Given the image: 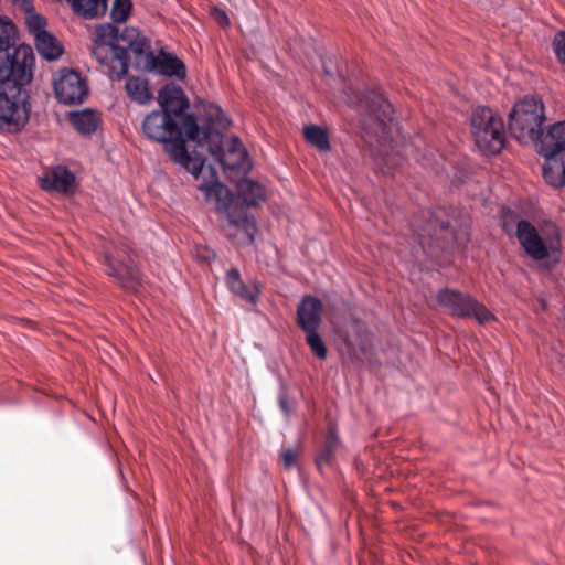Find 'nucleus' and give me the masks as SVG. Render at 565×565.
I'll use <instances>...</instances> for the list:
<instances>
[{
	"instance_id": "f3484780",
	"label": "nucleus",
	"mask_w": 565,
	"mask_h": 565,
	"mask_svg": "<svg viewBox=\"0 0 565 565\" xmlns=\"http://www.w3.org/2000/svg\"><path fill=\"white\" fill-rule=\"evenodd\" d=\"M321 315L322 303L317 297L306 295L297 306V323L302 331L318 330Z\"/></svg>"
},
{
	"instance_id": "c9c22d12",
	"label": "nucleus",
	"mask_w": 565,
	"mask_h": 565,
	"mask_svg": "<svg viewBox=\"0 0 565 565\" xmlns=\"http://www.w3.org/2000/svg\"><path fill=\"white\" fill-rule=\"evenodd\" d=\"M207 168H209V170H210V173H211L212 175H215V171H214L213 167L209 166Z\"/></svg>"
},
{
	"instance_id": "ddd939ff",
	"label": "nucleus",
	"mask_w": 565,
	"mask_h": 565,
	"mask_svg": "<svg viewBox=\"0 0 565 565\" xmlns=\"http://www.w3.org/2000/svg\"><path fill=\"white\" fill-rule=\"evenodd\" d=\"M56 99L64 105L82 104L88 95L86 79L73 68H62L54 75Z\"/></svg>"
},
{
	"instance_id": "f8f14e48",
	"label": "nucleus",
	"mask_w": 565,
	"mask_h": 565,
	"mask_svg": "<svg viewBox=\"0 0 565 565\" xmlns=\"http://www.w3.org/2000/svg\"><path fill=\"white\" fill-rule=\"evenodd\" d=\"M438 303L458 318H473L479 324L495 319V316L471 295L445 288L437 294Z\"/></svg>"
},
{
	"instance_id": "39448f33",
	"label": "nucleus",
	"mask_w": 565,
	"mask_h": 565,
	"mask_svg": "<svg viewBox=\"0 0 565 565\" xmlns=\"http://www.w3.org/2000/svg\"><path fill=\"white\" fill-rule=\"evenodd\" d=\"M34 54L30 45L18 44V30L8 18H0V82L30 83Z\"/></svg>"
},
{
	"instance_id": "aec40b11",
	"label": "nucleus",
	"mask_w": 565,
	"mask_h": 565,
	"mask_svg": "<svg viewBox=\"0 0 565 565\" xmlns=\"http://www.w3.org/2000/svg\"><path fill=\"white\" fill-rule=\"evenodd\" d=\"M34 44L38 53L47 61L57 60L63 54V46L51 33H45L36 40Z\"/></svg>"
},
{
	"instance_id": "a211bd4d",
	"label": "nucleus",
	"mask_w": 565,
	"mask_h": 565,
	"mask_svg": "<svg viewBox=\"0 0 565 565\" xmlns=\"http://www.w3.org/2000/svg\"><path fill=\"white\" fill-rule=\"evenodd\" d=\"M39 185L44 191L68 193L75 183L74 174L63 166H56L38 178Z\"/></svg>"
},
{
	"instance_id": "bb28decb",
	"label": "nucleus",
	"mask_w": 565,
	"mask_h": 565,
	"mask_svg": "<svg viewBox=\"0 0 565 565\" xmlns=\"http://www.w3.org/2000/svg\"><path fill=\"white\" fill-rule=\"evenodd\" d=\"M303 332L306 333V343L309 345L312 353L318 359L324 360L328 355V350L318 330Z\"/></svg>"
},
{
	"instance_id": "c756f323",
	"label": "nucleus",
	"mask_w": 565,
	"mask_h": 565,
	"mask_svg": "<svg viewBox=\"0 0 565 565\" xmlns=\"http://www.w3.org/2000/svg\"><path fill=\"white\" fill-rule=\"evenodd\" d=\"M225 282L230 290L239 285L242 282L239 270L235 267L230 268L225 275Z\"/></svg>"
},
{
	"instance_id": "4c0bfd02",
	"label": "nucleus",
	"mask_w": 565,
	"mask_h": 565,
	"mask_svg": "<svg viewBox=\"0 0 565 565\" xmlns=\"http://www.w3.org/2000/svg\"><path fill=\"white\" fill-rule=\"evenodd\" d=\"M430 157L433 158V159H430L431 161H433V160H434V161H436V160H435V154H434V153H430Z\"/></svg>"
},
{
	"instance_id": "5701e85b",
	"label": "nucleus",
	"mask_w": 565,
	"mask_h": 565,
	"mask_svg": "<svg viewBox=\"0 0 565 565\" xmlns=\"http://www.w3.org/2000/svg\"><path fill=\"white\" fill-rule=\"evenodd\" d=\"M303 137L309 145L322 152H328L331 149L328 130L320 126H306L303 128Z\"/></svg>"
},
{
	"instance_id": "9b49d317",
	"label": "nucleus",
	"mask_w": 565,
	"mask_h": 565,
	"mask_svg": "<svg viewBox=\"0 0 565 565\" xmlns=\"http://www.w3.org/2000/svg\"><path fill=\"white\" fill-rule=\"evenodd\" d=\"M516 237L525 253L534 260L551 257L559 248L561 238L556 228L552 232L539 231L529 221L516 224Z\"/></svg>"
},
{
	"instance_id": "9d476101",
	"label": "nucleus",
	"mask_w": 565,
	"mask_h": 565,
	"mask_svg": "<svg viewBox=\"0 0 565 565\" xmlns=\"http://www.w3.org/2000/svg\"><path fill=\"white\" fill-rule=\"evenodd\" d=\"M209 138L202 140L200 146L206 145L207 151L215 158L223 172L233 178V174H245L250 169L246 149L237 137L224 141L223 135L209 128Z\"/></svg>"
},
{
	"instance_id": "e433bc0d",
	"label": "nucleus",
	"mask_w": 565,
	"mask_h": 565,
	"mask_svg": "<svg viewBox=\"0 0 565 565\" xmlns=\"http://www.w3.org/2000/svg\"><path fill=\"white\" fill-rule=\"evenodd\" d=\"M408 147H414L417 149L418 146L416 143H411Z\"/></svg>"
},
{
	"instance_id": "473e14b6",
	"label": "nucleus",
	"mask_w": 565,
	"mask_h": 565,
	"mask_svg": "<svg viewBox=\"0 0 565 565\" xmlns=\"http://www.w3.org/2000/svg\"><path fill=\"white\" fill-rule=\"evenodd\" d=\"M278 403H279L280 409L284 412V414L286 416H289L292 412V408L289 405L288 399L285 394L279 395Z\"/></svg>"
},
{
	"instance_id": "393cba45",
	"label": "nucleus",
	"mask_w": 565,
	"mask_h": 565,
	"mask_svg": "<svg viewBox=\"0 0 565 565\" xmlns=\"http://www.w3.org/2000/svg\"><path fill=\"white\" fill-rule=\"evenodd\" d=\"M25 24L29 32L36 38L47 33L46 19L33 11V8L26 10Z\"/></svg>"
},
{
	"instance_id": "4468645a",
	"label": "nucleus",
	"mask_w": 565,
	"mask_h": 565,
	"mask_svg": "<svg viewBox=\"0 0 565 565\" xmlns=\"http://www.w3.org/2000/svg\"><path fill=\"white\" fill-rule=\"evenodd\" d=\"M103 264L108 276L115 278L124 288L136 290L140 284V271L135 254L126 248L125 256L105 254Z\"/></svg>"
},
{
	"instance_id": "20e7f679",
	"label": "nucleus",
	"mask_w": 565,
	"mask_h": 565,
	"mask_svg": "<svg viewBox=\"0 0 565 565\" xmlns=\"http://www.w3.org/2000/svg\"><path fill=\"white\" fill-rule=\"evenodd\" d=\"M359 113L367 118L376 136V142L381 147L379 150L381 161L379 168L384 174L393 175L401 167L403 158L397 153H391L394 150V140L391 134V124L393 122V107L385 98L380 88L367 89L363 94H355V100L352 102Z\"/></svg>"
},
{
	"instance_id": "4be33fe9",
	"label": "nucleus",
	"mask_w": 565,
	"mask_h": 565,
	"mask_svg": "<svg viewBox=\"0 0 565 565\" xmlns=\"http://www.w3.org/2000/svg\"><path fill=\"white\" fill-rule=\"evenodd\" d=\"M74 11L84 18L93 19L104 14L107 10V0H67Z\"/></svg>"
},
{
	"instance_id": "b1692460",
	"label": "nucleus",
	"mask_w": 565,
	"mask_h": 565,
	"mask_svg": "<svg viewBox=\"0 0 565 565\" xmlns=\"http://www.w3.org/2000/svg\"><path fill=\"white\" fill-rule=\"evenodd\" d=\"M340 445V439L335 429L330 428L326 438V443L316 458V465L319 469L332 462L334 452Z\"/></svg>"
},
{
	"instance_id": "7ed1b4c3",
	"label": "nucleus",
	"mask_w": 565,
	"mask_h": 565,
	"mask_svg": "<svg viewBox=\"0 0 565 565\" xmlns=\"http://www.w3.org/2000/svg\"><path fill=\"white\" fill-rule=\"evenodd\" d=\"M237 195L217 179L203 182L199 190L209 202H214L225 234L238 245H249L257 233L254 216L248 212L265 199V190L250 179L239 178L236 181Z\"/></svg>"
},
{
	"instance_id": "72a5a7b5",
	"label": "nucleus",
	"mask_w": 565,
	"mask_h": 565,
	"mask_svg": "<svg viewBox=\"0 0 565 565\" xmlns=\"http://www.w3.org/2000/svg\"><path fill=\"white\" fill-rule=\"evenodd\" d=\"M417 160L420 161V163L424 166V167H427V168H434V162H431L430 158H428L427 153H417Z\"/></svg>"
},
{
	"instance_id": "dca6fc26",
	"label": "nucleus",
	"mask_w": 565,
	"mask_h": 565,
	"mask_svg": "<svg viewBox=\"0 0 565 565\" xmlns=\"http://www.w3.org/2000/svg\"><path fill=\"white\" fill-rule=\"evenodd\" d=\"M152 67H147V73L164 77H177L183 81L186 77L184 63L172 52H167L162 46H157V54L152 58Z\"/></svg>"
},
{
	"instance_id": "c85d7f7f",
	"label": "nucleus",
	"mask_w": 565,
	"mask_h": 565,
	"mask_svg": "<svg viewBox=\"0 0 565 565\" xmlns=\"http://www.w3.org/2000/svg\"><path fill=\"white\" fill-rule=\"evenodd\" d=\"M553 50L557 60L565 64V30L555 34L553 40Z\"/></svg>"
},
{
	"instance_id": "2eb2a0df",
	"label": "nucleus",
	"mask_w": 565,
	"mask_h": 565,
	"mask_svg": "<svg viewBox=\"0 0 565 565\" xmlns=\"http://www.w3.org/2000/svg\"><path fill=\"white\" fill-rule=\"evenodd\" d=\"M445 214L446 212L443 207L423 210L420 217L415 216L411 221V227L418 236V241L422 245H425L426 242L437 239L439 235L450 228V221L445 218Z\"/></svg>"
},
{
	"instance_id": "412c9836",
	"label": "nucleus",
	"mask_w": 565,
	"mask_h": 565,
	"mask_svg": "<svg viewBox=\"0 0 565 565\" xmlns=\"http://www.w3.org/2000/svg\"><path fill=\"white\" fill-rule=\"evenodd\" d=\"M70 121L78 132L84 135L93 134L98 126L96 113L88 108L71 113Z\"/></svg>"
},
{
	"instance_id": "2f4dec72",
	"label": "nucleus",
	"mask_w": 565,
	"mask_h": 565,
	"mask_svg": "<svg viewBox=\"0 0 565 565\" xmlns=\"http://www.w3.org/2000/svg\"><path fill=\"white\" fill-rule=\"evenodd\" d=\"M212 14L222 26H227L230 24L228 18L223 10L214 8Z\"/></svg>"
},
{
	"instance_id": "f704fd0d",
	"label": "nucleus",
	"mask_w": 565,
	"mask_h": 565,
	"mask_svg": "<svg viewBox=\"0 0 565 565\" xmlns=\"http://www.w3.org/2000/svg\"><path fill=\"white\" fill-rule=\"evenodd\" d=\"M502 227L505 233H510L512 230V227L508 224V222H503Z\"/></svg>"
},
{
	"instance_id": "f257e3e1",
	"label": "nucleus",
	"mask_w": 565,
	"mask_h": 565,
	"mask_svg": "<svg viewBox=\"0 0 565 565\" xmlns=\"http://www.w3.org/2000/svg\"><path fill=\"white\" fill-rule=\"evenodd\" d=\"M160 109L149 113L142 121V131L148 139L162 143L170 158L198 178L204 169V159L191 156L186 141L198 145L209 138L207 127L198 125L194 114L189 111L190 104L183 89L168 83L158 93Z\"/></svg>"
},
{
	"instance_id": "0eeeda50",
	"label": "nucleus",
	"mask_w": 565,
	"mask_h": 565,
	"mask_svg": "<svg viewBox=\"0 0 565 565\" xmlns=\"http://www.w3.org/2000/svg\"><path fill=\"white\" fill-rule=\"evenodd\" d=\"M545 121V108L542 99L525 96L512 107L509 114V129L520 143L534 142L540 137Z\"/></svg>"
},
{
	"instance_id": "cd10ccee",
	"label": "nucleus",
	"mask_w": 565,
	"mask_h": 565,
	"mask_svg": "<svg viewBox=\"0 0 565 565\" xmlns=\"http://www.w3.org/2000/svg\"><path fill=\"white\" fill-rule=\"evenodd\" d=\"M132 9L131 0H114L110 17L114 22L121 23L128 19Z\"/></svg>"
},
{
	"instance_id": "f03ea898",
	"label": "nucleus",
	"mask_w": 565,
	"mask_h": 565,
	"mask_svg": "<svg viewBox=\"0 0 565 565\" xmlns=\"http://www.w3.org/2000/svg\"><path fill=\"white\" fill-rule=\"evenodd\" d=\"M92 53L110 79H121L130 66L141 72L152 67L157 47L136 28L105 23L96 30Z\"/></svg>"
},
{
	"instance_id": "a878e982",
	"label": "nucleus",
	"mask_w": 565,
	"mask_h": 565,
	"mask_svg": "<svg viewBox=\"0 0 565 565\" xmlns=\"http://www.w3.org/2000/svg\"><path fill=\"white\" fill-rule=\"evenodd\" d=\"M231 291L246 302L255 305L258 299L259 285L256 281H252L250 284H245L242 281Z\"/></svg>"
},
{
	"instance_id": "7c9ffc66",
	"label": "nucleus",
	"mask_w": 565,
	"mask_h": 565,
	"mask_svg": "<svg viewBox=\"0 0 565 565\" xmlns=\"http://www.w3.org/2000/svg\"><path fill=\"white\" fill-rule=\"evenodd\" d=\"M282 460L286 468L297 465V452L294 449H287L282 452Z\"/></svg>"
},
{
	"instance_id": "58836bf2",
	"label": "nucleus",
	"mask_w": 565,
	"mask_h": 565,
	"mask_svg": "<svg viewBox=\"0 0 565 565\" xmlns=\"http://www.w3.org/2000/svg\"><path fill=\"white\" fill-rule=\"evenodd\" d=\"M430 157L433 158V159H430L431 161H433V160H434V161H436V160H435V154H434V153H430Z\"/></svg>"
},
{
	"instance_id": "1a4fd4ad",
	"label": "nucleus",
	"mask_w": 565,
	"mask_h": 565,
	"mask_svg": "<svg viewBox=\"0 0 565 565\" xmlns=\"http://www.w3.org/2000/svg\"><path fill=\"white\" fill-rule=\"evenodd\" d=\"M471 134L476 146L484 156H495L504 147V122L492 109L479 106L470 119Z\"/></svg>"
},
{
	"instance_id": "6e6552de",
	"label": "nucleus",
	"mask_w": 565,
	"mask_h": 565,
	"mask_svg": "<svg viewBox=\"0 0 565 565\" xmlns=\"http://www.w3.org/2000/svg\"><path fill=\"white\" fill-rule=\"evenodd\" d=\"M29 83H17L13 78L0 82V130L20 131L29 120V94L24 86Z\"/></svg>"
},
{
	"instance_id": "423d86ee",
	"label": "nucleus",
	"mask_w": 565,
	"mask_h": 565,
	"mask_svg": "<svg viewBox=\"0 0 565 565\" xmlns=\"http://www.w3.org/2000/svg\"><path fill=\"white\" fill-rule=\"evenodd\" d=\"M537 151L545 158L543 178L550 185H565V120L551 125L546 132L541 129L534 140Z\"/></svg>"
},
{
	"instance_id": "6ab92c4d",
	"label": "nucleus",
	"mask_w": 565,
	"mask_h": 565,
	"mask_svg": "<svg viewBox=\"0 0 565 565\" xmlns=\"http://www.w3.org/2000/svg\"><path fill=\"white\" fill-rule=\"evenodd\" d=\"M125 88L130 99L140 105L148 104L152 99V94L149 90L148 81L142 77H129L126 82Z\"/></svg>"
}]
</instances>
